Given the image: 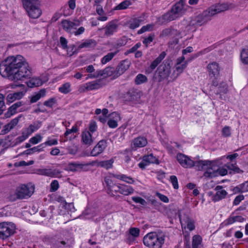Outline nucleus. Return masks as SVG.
<instances>
[{
	"instance_id": "f257e3e1",
	"label": "nucleus",
	"mask_w": 248,
	"mask_h": 248,
	"mask_svg": "<svg viewBox=\"0 0 248 248\" xmlns=\"http://www.w3.org/2000/svg\"><path fill=\"white\" fill-rule=\"evenodd\" d=\"M0 73L3 77L14 80H21L28 87L31 84V70L21 55L10 56L0 64Z\"/></svg>"
},
{
	"instance_id": "f03ea898",
	"label": "nucleus",
	"mask_w": 248,
	"mask_h": 248,
	"mask_svg": "<svg viewBox=\"0 0 248 248\" xmlns=\"http://www.w3.org/2000/svg\"><path fill=\"white\" fill-rule=\"evenodd\" d=\"M176 159L180 165L185 168H191L195 167L197 170H201L207 168L208 166L207 160L193 161L189 156L182 153L177 154Z\"/></svg>"
},
{
	"instance_id": "7ed1b4c3",
	"label": "nucleus",
	"mask_w": 248,
	"mask_h": 248,
	"mask_svg": "<svg viewBox=\"0 0 248 248\" xmlns=\"http://www.w3.org/2000/svg\"><path fill=\"white\" fill-rule=\"evenodd\" d=\"M165 238V234L162 232H151L144 236L143 242L148 248H161Z\"/></svg>"
},
{
	"instance_id": "20e7f679",
	"label": "nucleus",
	"mask_w": 248,
	"mask_h": 248,
	"mask_svg": "<svg viewBox=\"0 0 248 248\" xmlns=\"http://www.w3.org/2000/svg\"><path fill=\"white\" fill-rule=\"evenodd\" d=\"M184 3L180 0L175 3L171 10L159 18V21L164 24L174 20L181 16L185 12Z\"/></svg>"
},
{
	"instance_id": "39448f33",
	"label": "nucleus",
	"mask_w": 248,
	"mask_h": 248,
	"mask_svg": "<svg viewBox=\"0 0 248 248\" xmlns=\"http://www.w3.org/2000/svg\"><path fill=\"white\" fill-rule=\"evenodd\" d=\"M207 167L203 170H205L204 173V176L207 178H212L218 175L224 176L227 174V169L222 168H219L217 166L216 161H210L207 160Z\"/></svg>"
},
{
	"instance_id": "423d86ee",
	"label": "nucleus",
	"mask_w": 248,
	"mask_h": 248,
	"mask_svg": "<svg viewBox=\"0 0 248 248\" xmlns=\"http://www.w3.org/2000/svg\"><path fill=\"white\" fill-rule=\"evenodd\" d=\"M15 225L11 222L0 223V239L4 240L14 234Z\"/></svg>"
},
{
	"instance_id": "0eeeda50",
	"label": "nucleus",
	"mask_w": 248,
	"mask_h": 248,
	"mask_svg": "<svg viewBox=\"0 0 248 248\" xmlns=\"http://www.w3.org/2000/svg\"><path fill=\"white\" fill-rule=\"evenodd\" d=\"M188 64V61H185V57L182 56L176 59V63L174 66L175 70L171 75L173 79H175L179 75L182 74L184 70L186 68Z\"/></svg>"
},
{
	"instance_id": "6e6552de",
	"label": "nucleus",
	"mask_w": 248,
	"mask_h": 248,
	"mask_svg": "<svg viewBox=\"0 0 248 248\" xmlns=\"http://www.w3.org/2000/svg\"><path fill=\"white\" fill-rule=\"evenodd\" d=\"M212 16H213L208 9L196 16L191 22V24L196 26H202L210 21Z\"/></svg>"
},
{
	"instance_id": "1a4fd4ad",
	"label": "nucleus",
	"mask_w": 248,
	"mask_h": 248,
	"mask_svg": "<svg viewBox=\"0 0 248 248\" xmlns=\"http://www.w3.org/2000/svg\"><path fill=\"white\" fill-rule=\"evenodd\" d=\"M170 64L167 62H164L159 66L156 71L159 82H161L169 77L170 74Z\"/></svg>"
},
{
	"instance_id": "9d476101",
	"label": "nucleus",
	"mask_w": 248,
	"mask_h": 248,
	"mask_svg": "<svg viewBox=\"0 0 248 248\" xmlns=\"http://www.w3.org/2000/svg\"><path fill=\"white\" fill-rule=\"evenodd\" d=\"M207 70L209 76L211 78H213L212 84L215 86H217L218 82L217 79L219 75L220 68L217 63L213 62L207 66Z\"/></svg>"
},
{
	"instance_id": "9b49d317",
	"label": "nucleus",
	"mask_w": 248,
	"mask_h": 248,
	"mask_svg": "<svg viewBox=\"0 0 248 248\" xmlns=\"http://www.w3.org/2000/svg\"><path fill=\"white\" fill-rule=\"evenodd\" d=\"M116 69L112 67H108L103 70H97L93 74L91 75V78H97L99 77L107 78L112 77L113 78H116L118 77L115 76Z\"/></svg>"
},
{
	"instance_id": "f8f14e48",
	"label": "nucleus",
	"mask_w": 248,
	"mask_h": 248,
	"mask_svg": "<svg viewBox=\"0 0 248 248\" xmlns=\"http://www.w3.org/2000/svg\"><path fill=\"white\" fill-rule=\"evenodd\" d=\"M159 163L158 158L152 154H150L143 156L142 161L139 163L138 166L140 168L143 169L151 164H158Z\"/></svg>"
},
{
	"instance_id": "ddd939ff",
	"label": "nucleus",
	"mask_w": 248,
	"mask_h": 248,
	"mask_svg": "<svg viewBox=\"0 0 248 248\" xmlns=\"http://www.w3.org/2000/svg\"><path fill=\"white\" fill-rule=\"evenodd\" d=\"M33 173L51 177H57L60 176L61 171L58 169L42 168L36 170Z\"/></svg>"
},
{
	"instance_id": "4468645a",
	"label": "nucleus",
	"mask_w": 248,
	"mask_h": 248,
	"mask_svg": "<svg viewBox=\"0 0 248 248\" xmlns=\"http://www.w3.org/2000/svg\"><path fill=\"white\" fill-rule=\"evenodd\" d=\"M116 174L109 173L105 178V182L107 186L108 193L111 196H114V191H116L117 184L113 183V179L115 178Z\"/></svg>"
},
{
	"instance_id": "2eb2a0df",
	"label": "nucleus",
	"mask_w": 248,
	"mask_h": 248,
	"mask_svg": "<svg viewBox=\"0 0 248 248\" xmlns=\"http://www.w3.org/2000/svg\"><path fill=\"white\" fill-rule=\"evenodd\" d=\"M116 191H114V196L115 194L119 193L124 196H128L134 193V188L130 186L122 184H117Z\"/></svg>"
},
{
	"instance_id": "dca6fc26",
	"label": "nucleus",
	"mask_w": 248,
	"mask_h": 248,
	"mask_svg": "<svg viewBox=\"0 0 248 248\" xmlns=\"http://www.w3.org/2000/svg\"><path fill=\"white\" fill-rule=\"evenodd\" d=\"M81 142L87 146L92 145L95 139L94 135H92L87 129L83 130L81 134Z\"/></svg>"
},
{
	"instance_id": "f3484780",
	"label": "nucleus",
	"mask_w": 248,
	"mask_h": 248,
	"mask_svg": "<svg viewBox=\"0 0 248 248\" xmlns=\"http://www.w3.org/2000/svg\"><path fill=\"white\" fill-rule=\"evenodd\" d=\"M91 165L92 163H84L80 162H71L68 164L67 170L73 172L78 171L81 170H84L86 167Z\"/></svg>"
},
{
	"instance_id": "a211bd4d",
	"label": "nucleus",
	"mask_w": 248,
	"mask_h": 248,
	"mask_svg": "<svg viewBox=\"0 0 248 248\" xmlns=\"http://www.w3.org/2000/svg\"><path fill=\"white\" fill-rule=\"evenodd\" d=\"M140 230L138 228H130L126 233L125 242L128 244H131L134 242L136 238L140 235Z\"/></svg>"
},
{
	"instance_id": "6ab92c4d",
	"label": "nucleus",
	"mask_w": 248,
	"mask_h": 248,
	"mask_svg": "<svg viewBox=\"0 0 248 248\" xmlns=\"http://www.w3.org/2000/svg\"><path fill=\"white\" fill-rule=\"evenodd\" d=\"M30 185H22L16 190V198L24 199L29 196Z\"/></svg>"
},
{
	"instance_id": "aec40b11",
	"label": "nucleus",
	"mask_w": 248,
	"mask_h": 248,
	"mask_svg": "<svg viewBox=\"0 0 248 248\" xmlns=\"http://www.w3.org/2000/svg\"><path fill=\"white\" fill-rule=\"evenodd\" d=\"M216 193L213 195L212 200L214 202H218L224 199L228 194L227 192L222 188L221 186H217L215 187Z\"/></svg>"
},
{
	"instance_id": "412c9836",
	"label": "nucleus",
	"mask_w": 248,
	"mask_h": 248,
	"mask_svg": "<svg viewBox=\"0 0 248 248\" xmlns=\"http://www.w3.org/2000/svg\"><path fill=\"white\" fill-rule=\"evenodd\" d=\"M229 6L226 3L217 4L213 5L208 8L212 16L227 10Z\"/></svg>"
},
{
	"instance_id": "4be33fe9",
	"label": "nucleus",
	"mask_w": 248,
	"mask_h": 248,
	"mask_svg": "<svg viewBox=\"0 0 248 248\" xmlns=\"http://www.w3.org/2000/svg\"><path fill=\"white\" fill-rule=\"evenodd\" d=\"M106 147V141L104 140H101L92 150L91 155L93 156L98 155L103 152Z\"/></svg>"
},
{
	"instance_id": "5701e85b",
	"label": "nucleus",
	"mask_w": 248,
	"mask_h": 248,
	"mask_svg": "<svg viewBox=\"0 0 248 248\" xmlns=\"http://www.w3.org/2000/svg\"><path fill=\"white\" fill-rule=\"evenodd\" d=\"M130 64V62L127 60L121 61L115 68V76L118 77L124 73L129 68Z\"/></svg>"
},
{
	"instance_id": "b1692460",
	"label": "nucleus",
	"mask_w": 248,
	"mask_h": 248,
	"mask_svg": "<svg viewBox=\"0 0 248 248\" xmlns=\"http://www.w3.org/2000/svg\"><path fill=\"white\" fill-rule=\"evenodd\" d=\"M147 139L143 137H139L135 138L132 142V147L133 149L141 148L145 146L147 144Z\"/></svg>"
},
{
	"instance_id": "393cba45",
	"label": "nucleus",
	"mask_w": 248,
	"mask_h": 248,
	"mask_svg": "<svg viewBox=\"0 0 248 248\" xmlns=\"http://www.w3.org/2000/svg\"><path fill=\"white\" fill-rule=\"evenodd\" d=\"M165 56L166 53L165 52H161L159 56L151 63L150 67L146 69V72L148 73H151L161 62L162 60L165 58Z\"/></svg>"
},
{
	"instance_id": "a878e982",
	"label": "nucleus",
	"mask_w": 248,
	"mask_h": 248,
	"mask_svg": "<svg viewBox=\"0 0 248 248\" xmlns=\"http://www.w3.org/2000/svg\"><path fill=\"white\" fill-rule=\"evenodd\" d=\"M180 220L182 228H186H186L190 231H192L195 229L194 222L189 217H182L180 216Z\"/></svg>"
},
{
	"instance_id": "bb28decb",
	"label": "nucleus",
	"mask_w": 248,
	"mask_h": 248,
	"mask_svg": "<svg viewBox=\"0 0 248 248\" xmlns=\"http://www.w3.org/2000/svg\"><path fill=\"white\" fill-rule=\"evenodd\" d=\"M62 25L63 30L72 33L74 29H76L75 27L79 25V24H77L69 20H63L62 21Z\"/></svg>"
},
{
	"instance_id": "cd10ccee",
	"label": "nucleus",
	"mask_w": 248,
	"mask_h": 248,
	"mask_svg": "<svg viewBox=\"0 0 248 248\" xmlns=\"http://www.w3.org/2000/svg\"><path fill=\"white\" fill-rule=\"evenodd\" d=\"M58 144V140L55 139L48 138V140L43 144H40L39 146L32 148V153L40 151L42 149L45 147V145L52 146L57 145Z\"/></svg>"
},
{
	"instance_id": "c85d7f7f",
	"label": "nucleus",
	"mask_w": 248,
	"mask_h": 248,
	"mask_svg": "<svg viewBox=\"0 0 248 248\" xmlns=\"http://www.w3.org/2000/svg\"><path fill=\"white\" fill-rule=\"evenodd\" d=\"M142 20L139 17H133L128 20L125 25L130 29L134 30L138 28Z\"/></svg>"
},
{
	"instance_id": "c756f323",
	"label": "nucleus",
	"mask_w": 248,
	"mask_h": 248,
	"mask_svg": "<svg viewBox=\"0 0 248 248\" xmlns=\"http://www.w3.org/2000/svg\"><path fill=\"white\" fill-rule=\"evenodd\" d=\"M118 25L114 21H111L105 27V34L107 36L112 35L117 31Z\"/></svg>"
},
{
	"instance_id": "7c9ffc66",
	"label": "nucleus",
	"mask_w": 248,
	"mask_h": 248,
	"mask_svg": "<svg viewBox=\"0 0 248 248\" xmlns=\"http://www.w3.org/2000/svg\"><path fill=\"white\" fill-rule=\"evenodd\" d=\"M68 4L70 10H66V7L63 8V14L64 16H68L72 14L73 10L76 8V0H69Z\"/></svg>"
},
{
	"instance_id": "2f4dec72",
	"label": "nucleus",
	"mask_w": 248,
	"mask_h": 248,
	"mask_svg": "<svg viewBox=\"0 0 248 248\" xmlns=\"http://www.w3.org/2000/svg\"><path fill=\"white\" fill-rule=\"evenodd\" d=\"M21 106L20 103H16L9 108L7 112L5 114V117L7 118L17 113V108Z\"/></svg>"
},
{
	"instance_id": "473e14b6",
	"label": "nucleus",
	"mask_w": 248,
	"mask_h": 248,
	"mask_svg": "<svg viewBox=\"0 0 248 248\" xmlns=\"http://www.w3.org/2000/svg\"><path fill=\"white\" fill-rule=\"evenodd\" d=\"M178 34V31L170 27L163 30L160 34V36L164 37L169 36H175Z\"/></svg>"
},
{
	"instance_id": "72a5a7b5",
	"label": "nucleus",
	"mask_w": 248,
	"mask_h": 248,
	"mask_svg": "<svg viewBox=\"0 0 248 248\" xmlns=\"http://www.w3.org/2000/svg\"><path fill=\"white\" fill-rule=\"evenodd\" d=\"M102 81L100 80H95L89 82L87 84V89L88 90H93L98 89L103 86Z\"/></svg>"
},
{
	"instance_id": "f704fd0d",
	"label": "nucleus",
	"mask_w": 248,
	"mask_h": 248,
	"mask_svg": "<svg viewBox=\"0 0 248 248\" xmlns=\"http://www.w3.org/2000/svg\"><path fill=\"white\" fill-rule=\"evenodd\" d=\"M24 94L22 92H16L12 93H10L7 97V100L9 103H12L16 99H21Z\"/></svg>"
},
{
	"instance_id": "c9c22d12",
	"label": "nucleus",
	"mask_w": 248,
	"mask_h": 248,
	"mask_svg": "<svg viewBox=\"0 0 248 248\" xmlns=\"http://www.w3.org/2000/svg\"><path fill=\"white\" fill-rule=\"evenodd\" d=\"M119 52V50H116L114 52L108 53L101 59V63L102 64H105L110 62L113 57Z\"/></svg>"
},
{
	"instance_id": "e433bc0d",
	"label": "nucleus",
	"mask_w": 248,
	"mask_h": 248,
	"mask_svg": "<svg viewBox=\"0 0 248 248\" xmlns=\"http://www.w3.org/2000/svg\"><path fill=\"white\" fill-rule=\"evenodd\" d=\"M131 4L132 2L130 0H125L119 3L118 5L114 7L113 10L118 11L125 10L127 9L129 6L131 5Z\"/></svg>"
},
{
	"instance_id": "4c0bfd02",
	"label": "nucleus",
	"mask_w": 248,
	"mask_h": 248,
	"mask_svg": "<svg viewBox=\"0 0 248 248\" xmlns=\"http://www.w3.org/2000/svg\"><path fill=\"white\" fill-rule=\"evenodd\" d=\"M115 178L129 184H133L135 182L132 178L124 174H116Z\"/></svg>"
},
{
	"instance_id": "58836bf2",
	"label": "nucleus",
	"mask_w": 248,
	"mask_h": 248,
	"mask_svg": "<svg viewBox=\"0 0 248 248\" xmlns=\"http://www.w3.org/2000/svg\"><path fill=\"white\" fill-rule=\"evenodd\" d=\"M96 45L95 41L92 39L86 40L83 43H81L78 46V48L81 49L82 48H90L94 47Z\"/></svg>"
},
{
	"instance_id": "ea45409f",
	"label": "nucleus",
	"mask_w": 248,
	"mask_h": 248,
	"mask_svg": "<svg viewBox=\"0 0 248 248\" xmlns=\"http://www.w3.org/2000/svg\"><path fill=\"white\" fill-rule=\"evenodd\" d=\"M59 91L63 94H67L71 91V85L69 82L62 84L59 88Z\"/></svg>"
},
{
	"instance_id": "a19ab883",
	"label": "nucleus",
	"mask_w": 248,
	"mask_h": 248,
	"mask_svg": "<svg viewBox=\"0 0 248 248\" xmlns=\"http://www.w3.org/2000/svg\"><path fill=\"white\" fill-rule=\"evenodd\" d=\"M42 14V11L41 6H33V1H32V18H37L39 17Z\"/></svg>"
},
{
	"instance_id": "79ce46f5",
	"label": "nucleus",
	"mask_w": 248,
	"mask_h": 248,
	"mask_svg": "<svg viewBox=\"0 0 248 248\" xmlns=\"http://www.w3.org/2000/svg\"><path fill=\"white\" fill-rule=\"evenodd\" d=\"M46 91L45 89H41L37 93H35L32 96V103L36 102L39 100L41 97H43L46 95Z\"/></svg>"
},
{
	"instance_id": "37998d69",
	"label": "nucleus",
	"mask_w": 248,
	"mask_h": 248,
	"mask_svg": "<svg viewBox=\"0 0 248 248\" xmlns=\"http://www.w3.org/2000/svg\"><path fill=\"white\" fill-rule=\"evenodd\" d=\"M240 60L245 65H248V48H244L240 53Z\"/></svg>"
},
{
	"instance_id": "c03bdc74",
	"label": "nucleus",
	"mask_w": 248,
	"mask_h": 248,
	"mask_svg": "<svg viewBox=\"0 0 248 248\" xmlns=\"http://www.w3.org/2000/svg\"><path fill=\"white\" fill-rule=\"evenodd\" d=\"M148 78L145 75L139 74L135 78V83L137 85H140L146 82Z\"/></svg>"
},
{
	"instance_id": "a18cd8bd",
	"label": "nucleus",
	"mask_w": 248,
	"mask_h": 248,
	"mask_svg": "<svg viewBox=\"0 0 248 248\" xmlns=\"http://www.w3.org/2000/svg\"><path fill=\"white\" fill-rule=\"evenodd\" d=\"M18 122V118H15L12 120L9 124L4 126V130L5 131V132L7 133L9 132L17 124Z\"/></svg>"
},
{
	"instance_id": "49530a36",
	"label": "nucleus",
	"mask_w": 248,
	"mask_h": 248,
	"mask_svg": "<svg viewBox=\"0 0 248 248\" xmlns=\"http://www.w3.org/2000/svg\"><path fill=\"white\" fill-rule=\"evenodd\" d=\"M18 122V118H15L12 120L9 124L4 126V130L5 131V132L7 133L9 132L17 124Z\"/></svg>"
},
{
	"instance_id": "de8ad7c7",
	"label": "nucleus",
	"mask_w": 248,
	"mask_h": 248,
	"mask_svg": "<svg viewBox=\"0 0 248 248\" xmlns=\"http://www.w3.org/2000/svg\"><path fill=\"white\" fill-rule=\"evenodd\" d=\"M18 122V118H15L12 120L9 124L4 126V130L5 131V132L7 133L9 132L17 124Z\"/></svg>"
},
{
	"instance_id": "09e8293b",
	"label": "nucleus",
	"mask_w": 248,
	"mask_h": 248,
	"mask_svg": "<svg viewBox=\"0 0 248 248\" xmlns=\"http://www.w3.org/2000/svg\"><path fill=\"white\" fill-rule=\"evenodd\" d=\"M202 242V238L199 235H195L192 238V248H198Z\"/></svg>"
},
{
	"instance_id": "8fccbe9b",
	"label": "nucleus",
	"mask_w": 248,
	"mask_h": 248,
	"mask_svg": "<svg viewBox=\"0 0 248 248\" xmlns=\"http://www.w3.org/2000/svg\"><path fill=\"white\" fill-rule=\"evenodd\" d=\"M23 7L29 16L31 15V0H22Z\"/></svg>"
},
{
	"instance_id": "3c124183",
	"label": "nucleus",
	"mask_w": 248,
	"mask_h": 248,
	"mask_svg": "<svg viewBox=\"0 0 248 248\" xmlns=\"http://www.w3.org/2000/svg\"><path fill=\"white\" fill-rule=\"evenodd\" d=\"M113 162L114 161L112 159H110L101 161L99 162V165L102 167L108 169L112 168Z\"/></svg>"
},
{
	"instance_id": "603ef678",
	"label": "nucleus",
	"mask_w": 248,
	"mask_h": 248,
	"mask_svg": "<svg viewBox=\"0 0 248 248\" xmlns=\"http://www.w3.org/2000/svg\"><path fill=\"white\" fill-rule=\"evenodd\" d=\"M97 125L94 121H91L89 124V130H88L92 135H95V132L97 131Z\"/></svg>"
},
{
	"instance_id": "864d4df0",
	"label": "nucleus",
	"mask_w": 248,
	"mask_h": 248,
	"mask_svg": "<svg viewBox=\"0 0 248 248\" xmlns=\"http://www.w3.org/2000/svg\"><path fill=\"white\" fill-rule=\"evenodd\" d=\"M154 27L153 24H147L146 26H143L140 30L138 31V34H140L147 31H152Z\"/></svg>"
},
{
	"instance_id": "5fc2aeb1",
	"label": "nucleus",
	"mask_w": 248,
	"mask_h": 248,
	"mask_svg": "<svg viewBox=\"0 0 248 248\" xmlns=\"http://www.w3.org/2000/svg\"><path fill=\"white\" fill-rule=\"evenodd\" d=\"M244 220V218L242 216H236L230 217L228 221L229 224H232L235 222H243Z\"/></svg>"
},
{
	"instance_id": "6e6d98bb",
	"label": "nucleus",
	"mask_w": 248,
	"mask_h": 248,
	"mask_svg": "<svg viewBox=\"0 0 248 248\" xmlns=\"http://www.w3.org/2000/svg\"><path fill=\"white\" fill-rule=\"evenodd\" d=\"M155 37V35L154 34H149L147 37L144 38V39L142 41L143 44L145 45L146 47H147L148 45L153 42Z\"/></svg>"
},
{
	"instance_id": "4d7b16f0",
	"label": "nucleus",
	"mask_w": 248,
	"mask_h": 248,
	"mask_svg": "<svg viewBox=\"0 0 248 248\" xmlns=\"http://www.w3.org/2000/svg\"><path fill=\"white\" fill-rule=\"evenodd\" d=\"M43 83L42 80L39 77L32 78V87L41 86Z\"/></svg>"
},
{
	"instance_id": "13d9d810",
	"label": "nucleus",
	"mask_w": 248,
	"mask_h": 248,
	"mask_svg": "<svg viewBox=\"0 0 248 248\" xmlns=\"http://www.w3.org/2000/svg\"><path fill=\"white\" fill-rule=\"evenodd\" d=\"M57 102V99L56 97H52L49 99L45 101L44 103V105L47 107L51 108L53 105Z\"/></svg>"
},
{
	"instance_id": "bf43d9fd",
	"label": "nucleus",
	"mask_w": 248,
	"mask_h": 248,
	"mask_svg": "<svg viewBox=\"0 0 248 248\" xmlns=\"http://www.w3.org/2000/svg\"><path fill=\"white\" fill-rule=\"evenodd\" d=\"M227 167L229 169L233 170L234 172L237 173H242L243 171L240 169L239 167L236 166L235 164H228Z\"/></svg>"
},
{
	"instance_id": "052dcab7",
	"label": "nucleus",
	"mask_w": 248,
	"mask_h": 248,
	"mask_svg": "<svg viewBox=\"0 0 248 248\" xmlns=\"http://www.w3.org/2000/svg\"><path fill=\"white\" fill-rule=\"evenodd\" d=\"M66 243L64 241H58L53 244V248H65Z\"/></svg>"
},
{
	"instance_id": "680f3d73",
	"label": "nucleus",
	"mask_w": 248,
	"mask_h": 248,
	"mask_svg": "<svg viewBox=\"0 0 248 248\" xmlns=\"http://www.w3.org/2000/svg\"><path fill=\"white\" fill-rule=\"evenodd\" d=\"M31 164V160H27V161H21L18 162H16L15 163L14 165L16 167H24L26 166L30 165Z\"/></svg>"
},
{
	"instance_id": "e2e57ef3",
	"label": "nucleus",
	"mask_w": 248,
	"mask_h": 248,
	"mask_svg": "<svg viewBox=\"0 0 248 248\" xmlns=\"http://www.w3.org/2000/svg\"><path fill=\"white\" fill-rule=\"evenodd\" d=\"M59 187V182L57 180H53L50 184V191L51 192L56 191Z\"/></svg>"
},
{
	"instance_id": "0e129e2a",
	"label": "nucleus",
	"mask_w": 248,
	"mask_h": 248,
	"mask_svg": "<svg viewBox=\"0 0 248 248\" xmlns=\"http://www.w3.org/2000/svg\"><path fill=\"white\" fill-rule=\"evenodd\" d=\"M132 199L136 203H139L142 205H145L146 204L145 200L140 197H132Z\"/></svg>"
},
{
	"instance_id": "69168bd1",
	"label": "nucleus",
	"mask_w": 248,
	"mask_h": 248,
	"mask_svg": "<svg viewBox=\"0 0 248 248\" xmlns=\"http://www.w3.org/2000/svg\"><path fill=\"white\" fill-rule=\"evenodd\" d=\"M170 181L171 183L174 188H178V184L177 177L174 175H172L170 177Z\"/></svg>"
},
{
	"instance_id": "338daca9",
	"label": "nucleus",
	"mask_w": 248,
	"mask_h": 248,
	"mask_svg": "<svg viewBox=\"0 0 248 248\" xmlns=\"http://www.w3.org/2000/svg\"><path fill=\"white\" fill-rule=\"evenodd\" d=\"M241 192H248V180L239 186Z\"/></svg>"
},
{
	"instance_id": "774afa93",
	"label": "nucleus",
	"mask_w": 248,
	"mask_h": 248,
	"mask_svg": "<svg viewBox=\"0 0 248 248\" xmlns=\"http://www.w3.org/2000/svg\"><path fill=\"white\" fill-rule=\"evenodd\" d=\"M222 134L224 137H229L231 135L230 127L225 126L222 130Z\"/></svg>"
}]
</instances>
